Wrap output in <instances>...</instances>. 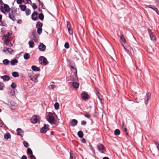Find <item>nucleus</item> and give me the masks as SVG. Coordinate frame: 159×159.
Masks as SVG:
<instances>
[{
  "mask_svg": "<svg viewBox=\"0 0 159 159\" xmlns=\"http://www.w3.org/2000/svg\"><path fill=\"white\" fill-rule=\"evenodd\" d=\"M54 115H55L54 113L48 112L47 113L46 116L47 120L52 125L53 124L55 121Z\"/></svg>",
  "mask_w": 159,
  "mask_h": 159,
  "instance_id": "f257e3e1",
  "label": "nucleus"
},
{
  "mask_svg": "<svg viewBox=\"0 0 159 159\" xmlns=\"http://www.w3.org/2000/svg\"><path fill=\"white\" fill-rule=\"evenodd\" d=\"M10 12L9 13V17L13 21L16 20L15 18L16 15V10L14 8H11Z\"/></svg>",
  "mask_w": 159,
  "mask_h": 159,
  "instance_id": "f03ea898",
  "label": "nucleus"
},
{
  "mask_svg": "<svg viewBox=\"0 0 159 159\" xmlns=\"http://www.w3.org/2000/svg\"><path fill=\"white\" fill-rule=\"evenodd\" d=\"M4 7L1 6L0 7V9L1 11L3 13L5 14L6 12H9L10 11L11 8H10L9 6L7 4L3 3Z\"/></svg>",
  "mask_w": 159,
  "mask_h": 159,
  "instance_id": "7ed1b4c3",
  "label": "nucleus"
},
{
  "mask_svg": "<svg viewBox=\"0 0 159 159\" xmlns=\"http://www.w3.org/2000/svg\"><path fill=\"white\" fill-rule=\"evenodd\" d=\"M39 61H41L40 64L43 66H45L48 63L47 59L43 56H40L39 58Z\"/></svg>",
  "mask_w": 159,
  "mask_h": 159,
  "instance_id": "20e7f679",
  "label": "nucleus"
},
{
  "mask_svg": "<svg viewBox=\"0 0 159 159\" xmlns=\"http://www.w3.org/2000/svg\"><path fill=\"white\" fill-rule=\"evenodd\" d=\"M82 99L85 101L88 100L90 98L89 95L85 92H83L81 94Z\"/></svg>",
  "mask_w": 159,
  "mask_h": 159,
  "instance_id": "39448f33",
  "label": "nucleus"
},
{
  "mask_svg": "<svg viewBox=\"0 0 159 159\" xmlns=\"http://www.w3.org/2000/svg\"><path fill=\"white\" fill-rule=\"evenodd\" d=\"M40 120V118L39 116L34 115L32 117L30 120L32 123L35 124L39 122Z\"/></svg>",
  "mask_w": 159,
  "mask_h": 159,
  "instance_id": "423d86ee",
  "label": "nucleus"
},
{
  "mask_svg": "<svg viewBox=\"0 0 159 159\" xmlns=\"http://www.w3.org/2000/svg\"><path fill=\"white\" fill-rule=\"evenodd\" d=\"M30 38L31 40L34 41L35 42H38V39L35 36V33L34 31L32 32L31 34L30 37Z\"/></svg>",
  "mask_w": 159,
  "mask_h": 159,
  "instance_id": "0eeeda50",
  "label": "nucleus"
},
{
  "mask_svg": "<svg viewBox=\"0 0 159 159\" xmlns=\"http://www.w3.org/2000/svg\"><path fill=\"white\" fill-rule=\"evenodd\" d=\"M48 125H44L43 127L40 129V132L42 133H45L49 129Z\"/></svg>",
  "mask_w": 159,
  "mask_h": 159,
  "instance_id": "6e6552de",
  "label": "nucleus"
},
{
  "mask_svg": "<svg viewBox=\"0 0 159 159\" xmlns=\"http://www.w3.org/2000/svg\"><path fill=\"white\" fill-rule=\"evenodd\" d=\"M151 94L150 93L148 92L146 93L145 98V103L146 104H147L148 103V101L151 98Z\"/></svg>",
  "mask_w": 159,
  "mask_h": 159,
  "instance_id": "1a4fd4ad",
  "label": "nucleus"
},
{
  "mask_svg": "<svg viewBox=\"0 0 159 159\" xmlns=\"http://www.w3.org/2000/svg\"><path fill=\"white\" fill-rule=\"evenodd\" d=\"M38 13L36 11H34L31 15V19L34 21H35L38 19Z\"/></svg>",
  "mask_w": 159,
  "mask_h": 159,
  "instance_id": "9d476101",
  "label": "nucleus"
},
{
  "mask_svg": "<svg viewBox=\"0 0 159 159\" xmlns=\"http://www.w3.org/2000/svg\"><path fill=\"white\" fill-rule=\"evenodd\" d=\"M38 48L40 51L43 52L45 50L46 46L43 43H40L39 45Z\"/></svg>",
  "mask_w": 159,
  "mask_h": 159,
  "instance_id": "9b49d317",
  "label": "nucleus"
},
{
  "mask_svg": "<svg viewBox=\"0 0 159 159\" xmlns=\"http://www.w3.org/2000/svg\"><path fill=\"white\" fill-rule=\"evenodd\" d=\"M17 90H9L8 94L11 97H15L16 92Z\"/></svg>",
  "mask_w": 159,
  "mask_h": 159,
  "instance_id": "f8f14e48",
  "label": "nucleus"
},
{
  "mask_svg": "<svg viewBox=\"0 0 159 159\" xmlns=\"http://www.w3.org/2000/svg\"><path fill=\"white\" fill-rule=\"evenodd\" d=\"M30 77V80L35 82H37L38 81V77L36 75H29Z\"/></svg>",
  "mask_w": 159,
  "mask_h": 159,
  "instance_id": "ddd939ff",
  "label": "nucleus"
},
{
  "mask_svg": "<svg viewBox=\"0 0 159 159\" xmlns=\"http://www.w3.org/2000/svg\"><path fill=\"white\" fill-rule=\"evenodd\" d=\"M122 130L127 135H128V131H127V129L126 128V125L124 124V123H122Z\"/></svg>",
  "mask_w": 159,
  "mask_h": 159,
  "instance_id": "4468645a",
  "label": "nucleus"
},
{
  "mask_svg": "<svg viewBox=\"0 0 159 159\" xmlns=\"http://www.w3.org/2000/svg\"><path fill=\"white\" fill-rule=\"evenodd\" d=\"M70 69L72 70V71H74V73L75 77H76L77 75V71L75 66H72L70 67Z\"/></svg>",
  "mask_w": 159,
  "mask_h": 159,
  "instance_id": "2eb2a0df",
  "label": "nucleus"
},
{
  "mask_svg": "<svg viewBox=\"0 0 159 159\" xmlns=\"http://www.w3.org/2000/svg\"><path fill=\"white\" fill-rule=\"evenodd\" d=\"M97 148L99 151H103L105 149V148L102 144H99L97 146Z\"/></svg>",
  "mask_w": 159,
  "mask_h": 159,
  "instance_id": "dca6fc26",
  "label": "nucleus"
},
{
  "mask_svg": "<svg viewBox=\"0 0 159 159\" xmlns=\"http://www.w3.org/2000/svg\"><path fill=\"white\" fill-rule=\"evenodd\" d=\"M1 78L4 81H8L10 80V77L7 75H4L1 76Z\"/></svg>",
  "mask_w": 159,
  "mask_h": 159,
  "instance_id": "f3484780",
  "label": "nucleus"
},
{
  "mask_svg": "<svg viewBox=\"0 0 159 159\" xmlns=\"http://www.w3.org/2000/svg\"><path fill=\"white\" fill-rule=\"evenodd\" d=\"M78 123V121L75 119H73L72 120L70 125L71 126H74L76 125Z\"/></svg>",
  "mask_w": 159,
  "mask_h": 159,
  "instance_id": "a211bd4d",
  "label": "nucleus"
},
{
  "mask_svg": "<svg viewBox=\"0 0 159 159\" xmlns=\"http://www.w3.org/2000/svg\"><path fill=\"white\" fill-rule=\"evenodd\" d=\"M32 69L34 71H38L40 70V68L35 66H33L31 67Z\"/></svg>",
  "mask_w": 159,
  "mask_h": 159,
  "instance_id": "6ab92c4d",
  "label": "nucleus"
},
{
  "mask_svg": "<svg viewBox=\"0 0 159 159\" xmlns=\"http://www.w3.org/2000/svg\"><path fill=\"white\" fill-rule=\"evenodd\" d=\"M19 7L20 10L22 11H25L26 9V6L24 5L20 4L19 5Z\"/></svg>",
  "mask_w": 159,
  "mask_h": 159,
  "instance_id": "aec40b11",
  "label": "nucleus"
},
{
  "mask_svg": "<svg viewBox=\"0 0 159 159\" xmlns=\"http://www.w3.org/2000/svg\"><path fill=\"white\" fill-rule=\"evenodd\" d=\"M148 7L151 9H152L154 11H155L158 14H159V13L158 12V10L157 8H156L154 6L150 5L148 6Z\"/></svg>",
  "mask_w": 159,
  "mask_h": 159,
  "instance_id": "412c9836",
  "label": "nucleus"
},
{
  "mask_svg": "<svg viewBox=\"0 0 159 159\" xmlns=\"http://www.w3.org/2000/svg\"><path fill=\"white\" fill-rule=\"evenodd\" d=\"M17 134L19 136H22L21 133H23V130L20 128H18L16 130Z\"/></svg>",
  "mask_w": 159,
  "mask_h": 159,
  "instance_id": "4be33fe9",
  "label": "nucleus"
},
{
  "mask_svg": "<svg viewBox=\"0 0 159 159\" xmlns=\"http://www.w3.org/2000/svg\"><path fill=\"white\" fill-rule=\"evenodd\" d=\"M67 63L70 67L75 66V63L74 61L70 60H68Z\"/></svg>",
  "mask_w": 159,
  "mask_h": 159,
  "instance_id": "5701e85b",
  "label": "nucleus"
},
{
  "mask_svg": "<svg viewBox=\"0 0 159 159\" xmlns=\"http://www.w3.org/2000/svg\"><path fill=\"white\" fill-rule=\"evenodd\" d=\"M43 23L40 22V21H38L37 22L36 25V28H42L43 26Z\"/></svg>",
  "mask_w": 159,
  "mask_h": 159,
  "instance_id": "b1692460",
  "label": "nucleus"
},
{
  "mask_svg": "<svg viewBox=\"0 0 159 159\" xmlns=\"http://www.w3.org/2000/svg\"><path fill=\"white\" fill-rule=\"evenodd\" d=\"M29 47L31 48H33L34 46V43L33 40H31L29 41L28 43Z\"/></svg>",
  "mask_w": 159,
  "mask_h": 159,
  "instance_id": "393cba45",
  "label": "nucleus"
},
{
  "mask_svg": "<svg viewBox=\"0 0 159 159\" xmlns=\"http://www.w3.org/2000/svg\"><path fill=\"white\" fill-rule=\"evenodd\" d=\"M120 41L122 43H125L126 41L125 39L124 38V36L122 34H120Z\"/></svg>",
  "mask_w": 159,
  "mask_h": 159,
  "instance_id": "a878e982",
  "label": "nucleus"
},
{
  "mask_svg": "<svg viewBox=\"0 0 159 159\" xmlns=\"http://www.w3.org/2000/svg\"><path fill=\"white\" fill-rule=\"evenodd\" d=\"M18 61L17 60L14 59L11 61V65L13 66L15 65L16 63H18Z\"/></svg>",
  "mask_w": 159,
  "mask_h": 159,
  "instance_id": "bb28decb",
  "label": "nucleus"
},
{
  "mask_svg": "<svg viewBox=\"0 0 159 159\" xmlns=\"http://www.w3.org/2000/svg\"><path fill=\"white\" fill-rule=\"evenodd\" d=\"M30 57V54L27 53H25L24 55V59L25 60H27Z\"/></svg>",
  "mask_w": 159,
  "mask_h": 159,
  "instance_id": "cd10ccee",
  "label": "nucleus"
},
{
  "mask_svg": "<svg viewBox=\"0 0 159 159\" xmlns=\"http://www.w3.org/2000/svg\"><path fill=\"white\" fill-rule=\"evenodd\" d=\"M11 137L10 134L9 133H7L4 135V138L6 139H8Z\"/></svg>",
  "mask_w": 159,
  "mask_h": 159,
  "instance_id": "c85d7f7f",
  "label": "nucleus"
},
{
  "mask_svg": "<svg viewBox=\"0 0 159 159\" xmlns=\"http://www.w3.org/2000/svg\"><path fill=\"white\" fill-rule=\"evenodd\" d=\"M37 1L39 2V6H41V7L43 9H44L45 6L43 5L42 2H41L40 0H37Z\"/></svg>",
  "mask_w": 159,
  "mask_h": 159,
  "instance_id": "c756f323",
  "label": "nucleus"
},
{
  "mask_svg": "<svg viewBox=\"0 0 159 159\" xmlns=\"http://www.w3.org/2000/svg\"><path fill=\"white\" fill-rule=\"evenodd\" d=\"M44 15L42 13H40L39 15V19L41 21H43L44 19Z\"/></svg>",
  "mask_w": 159,
  "mask_h": 159,
  "instance_id": "7c9ffc66",
  "label": "nucleus"
},
{
  "mask_svg": "<svg viewBox=\"0 0 159 159\" xmlns=\"http://www.w3.org/2000/svg\"><path fill=\"white\" fill-rule=\"evenodd\" d=\"M96 94L99 99L101 101H102V96L101 95L100 93L99 92H96Z\"/></svg>",
  "mask_w": 159,
  "mask_h": 159,
  "instance_id": "2f4dec72",
  "label": "nucleus"
},
{
  "mask_svg": "<svg viewBox=\"0 0 159 159\" xmlns=\"http://www.w3.org/2000/svg\"><path fill=\"white\" fill-rule=\"evenodd\" d=\"M10 63V61L7 59H5L3 61V63L5 65H8Z\"/></svg>",
  "mask_w": 159,
  "mask_h": 159,
  "instance_id": "473e14b6",
  "label": "nucleus"
},
{
  "mask_svg": "<svg viewBox=\"0 0 159 159\" xmlns=\"http://www.w3.org/2000/svg\"><path fill=\"white\" fill-rule=\"evenodd\" d=\"M72 85L75 89H77L79 87V84L76 82H73Z\"/></svg>",
  "mask_w": 159,
  "mask_h": 159,
  "instance_id": "72a5a7b5",
  "label": "nucleus"
},
{
  "mask_svg": "<svg viewBox=\"0 0 159 159\" xmlns=\"http://www.w3.org/2000/svg\"><path fill=\"white\" fill-rule=\"evenodd\" d=\"M12 76L15 78L18 77L19 76V74L18 72H12Z\"/></svg>",
  "mask_w": 159,
  "mask_h": 159,
  "instance_id": "f704fd0d",
  "label": "nucleus"
},
{
  "mask_svg": "<svg viewBox=\"0 0 159 159\" xmlns=\"http://www.w3.org/2000/svg\"><path fill=\"white\" fill-rule=\"evenodd\" d=\"M78 135L80 138H82L83 136V133L81 131H79L78 132Z\"/></svg>",
  "mask_w": 159,
  "mask_h": 159,
  "instance_id": "c9c22d12",
  "label": "nucleus"
},
{
  "mask_svg": "<svg viewBox=\"0 0 159 159\" xmlns=\"http://www.w3.org/2000/svg\"><path fill=\"white\" fill-rule=\"evenodd\" d=\"M120 130L118 129H116L114 131V134L116 135H118L120 134Z\"/></svg>",
  "mask_w": 159,
  "mask_h": 159,
  "instance_id": "e433bc0d",
  "label": "nucleus"
},
{
  "mask_svg": "<svg viewBox=\"0 0 159 159\" xmlns=\"http://www.w3.org/2000/svg\"><path fill=\"white\" fill-rule=\"evenodd\" d=\"M27 153L28 154L31 155L33 154V152L31 149L30 148H28L27 149Z\"/></svg>",
  "mask_w": 159,
  "mask_h": 159,
  "instance_id": "4c0bfd02",
  "label": "nucleus"
},
{
  "mask_svg": "<svg viewBox=\"0 0 159 159\" xmlns=\"http://www.w3.org/2000/svg\"><path fill=\"white\" fill-rule=\"evenodd\" d=\"M11 104L12 107L13 106L14 107V109H16L17 107V105L16 104L14 103L13 102H11Z\"/></svg>",
  "mask_w": 159,
  "mask_h": 159,
  "instance_id": "58836bf2",
  "label": "nucleus"
},
{
  "mask_svg": "<svg viewBox=\"0 0 159 159\" xmlns=\"http://www.w3.org/2000/svg\"><path fill=\"white\" fill-rule=\"evenodd\" d=\"M25 13L27 16L30 15V10L29 9H26L25 10Z\"/></svg>",
  "mask_w": 159,
  "mask_h": 159,
  "instance_id": "ea45409f",
  "label": "nucleus"
},
{
  "mask_svg": "<svg viewBox=\"0 0 159 159\" xmlns=\"http://www.w3.org/2000/svg\"><path fill=\"white\" fill-rule=\"evenodd\" d=\"M37 29V33L39 34H40L42 33V28H39Z\"/></svg>",
  "mask_w": 159,
  "mask_h": 159,
  "instance_id": "a19ab883",
  "label": "nucleus"
},
{
  "mask_svg": "<svg viewBox=\"0 0 159 159\" xmlns=\"http://www.w3.org/2000/svg\"><path fill=\"white\" fill-rule=\"evenodd\" d=\"M54 108L56 110H57L59 108V104L57 102L54 104Z\"/></svg>",
  "mask_w": 159,
  "mask_h": 159,
  "instance_id": "79ce46f5",
  "label": "nucleus"
},
{
  "mask_svg": "<svg viewBox=\"0 0 159 159\" xmlns=\"http://www.w3.org/2000/svg\"><path fill=\"white\" fill-rule=\"evenodd\" d=\"M16 86V84L15 82H12L11 85V87L13 89H15Z\"/></svg>",
  "mask_w": 159,
  "mask_h": 159,
  "instance_id": "37998d69",
  "label": "nucleus"
},
{
  "mask_svg": "<svg viewBox=\"0 0 159 159\" xmlns=\"http://www.w3.org/2000/svg\"><path fill=\"white\" fill-rule=\"evenodd\" d=\"M24 146L26 148H28L29 146V144L27 141H24L23 142Z\"/></svg>",
  "mask_w": 159,
  "mask_h": 159,
  "instance_id": "c03bdc74",
  "label": "nucleus"
},
{
  "mask_svg": "<svg viewBox=\"0 0 159 159\" xmlns=\"http://www.w3.org/2000/svg\"><path fill=\"white\" fill-rule=\"evenodd\" d=\"M151 39L152 41H155L156 40L155 37L154 35L153 34L150 36Z\"/></svg>",
  "mask_w": 159,
  "mask_h": 159,
  "instance_id": "a18cd8bd",
  "label": "nucleus"
},
{
  "mask_svg": "<svg viewBox=\"0 0 159 159\" xmlns=\"http://www.w3.org/2000/svg\"><path fill=\"white\" fill-rule=\"evenodd\" d=\"M68 31L70 35H72L73 34V31L72 28L68 29Z\"/></svg>",
  "mask_w": 159,
  "mask_h": 159,
  "instance_id": "49530a36",
  "label": "nucleus"
},
{
  "mask_svg": "<svg viewBox=\"0 0 159 159\" xmlns=\"http://www.w3.org/2000/svg\"><path fill=\"white\" fill-rule=\"evenodd\" d=\"M154 143L157 145V149L159 151V143H158L156 141H153Z\"/></svg>",
  "mask_w": 159,
  "mask_h": 159,
  "instance_id": "de8ad7c7",
  "label": "nucleus"
},
{
  "mask_svg": "<svg viewBox=\"0 0 159 159\" xmlns=\"http://www.w3.org/2000/svg\"><path fill=\"white\" fill-rule=\"evenodd\" d=\"M66 26L68 29L71 28L70 23L67 21Z\"/></svg>",
  "mask_w": 159,
  "mask_h": 159,
  "instance_id": "09e8293b",
  "label": "nucleus"
},
{
  "mask_svg": "<svg viewBox=\"0 0 159 159\" xmlns=\"http://www.w3.org/2000/svg\"><path fill=\"white\" fill-rule=\"evenodd\" d=\"M24 2V0H17L16 2L18 4H21L22 3Z\"/></svg>",
  "mask_w": 159,
  "mask_h": 159,
  "instance_id": "8fccbe9b",
  "label": "nucleus"
},
{
  "mask_svg": "<svg viewBox=\"0 0 159 159\" xmlns=\"http://www.w3.org/2000/svg\"><path fill=\"white\" fill-rule=\"evenodd\" d=\"M4 86V85L3 83L0 82V89H3Z\"/></svg>",
  "mask_w": 159,
  "mask_h": 159,
  "instance_id": "3c124183",
  "label": "nucleus"
},
{
  "mask_svg": "<svg viewBox=\"0 0 159 159\" xmlns=\"http://www.w3.org/2000/svg\"><path fill=\"white\" fill-rule=\"evenodd\" d=\"M64 47L66 49L68 48L69 47V43L67 42L65 43L64 45Z\"/></svg>",
  "mask_w": 159,
  "mask_h": 159,
  "instance_id": "603ef678",
  "label": "nucleus"
},
{
  "mask_svg": "<svg viewBox=\"0 0 159 159\" xmlns=\"http://www.w3.org/2000/svg\"><path fill=\"white\" fill-rule=\"evenodd\" d=\"M55 86L53 84H51L49 85L48 88L50 89H54L55 88Z\"/></svg>",
  "mask_w": 159,
  "mask_h": 159,
  "instance_id": "864d4df0",
  "label": "nucleus"
},
{
  "mask_svg": "<svg viewBox=\"0 0 159 159\" xmlns=\"http://www.w3.org/2000/svg\"><path fill=\"white\" fill-rule=\"evenodd\" d=\"M32 7L34 10L36 9L37 8V6L35 3H33Z\"/></svg>",
  "mask_w": 159,
  "mask_h": 159,
  "instance_id": "5fc2aeb1",
  "label": "nucleus"
},
{
  "mask_svg": "<svg viewBox=\"0 0 159 159\" xmlns=\"http://www.w3.org/2000/svg\"><path fill=\"white\" fill-rule=\"evenodd\" d=\"M10 41L7 40V39H5V41L4 42V44L8 46V44H9V43Z\"/></svg>",
  "mask_w": 159,
  "mask_h": 159,
  "instance_id": "6e6d98bb",
  "label": "nucleus"
},
{
  "mask_svg": "<svg viewBox=\"0 0 159 159\" xmlns=\"http://www.w3.org/2000/svg\"><path fill=\"white\" fill-rule=\"evenodd\" d=\"M2 20H0V25L2 26H5L6 24L5 23L2 22Z\"/></svg>",
  "mask_w": 159,
  "mask_h": 159,
  "instance_id": "4d7b16f0",
  "label": "nucleus"
},
{
  "mask_svg": "<svg viewBox=\"0 0 159 159\" xmlns=\"http://www.w3.org/2000/svg\"><path fill=\"white\" fill-rule=\"evenodd\" d=\"M84 116L87 118H90V116H91V115L89 114H88V113H86L84 115Z\"/></svg>",
  "mask_w": 159,
  "mask_h": 159,
  "instance_id": "13d9d810",
  "label": "nucleus"
},
{
  "mask_svg": "<svg viewBox=\"0 0 159 159\" xmlns=\"http://www.w3.org/2000/svg\"><path fill=\"white\" fill-rule=\"evenodd\" d=\"M14 52V51L13 49L11 48H9V50H8V52H9L11 54H12L13 52Z\"/></svg>",
  "mask_w": 159,
  "mask_h": 159,
  "instance_id": "bf43d9fd",
  "label": "nucleus"
},
{
  "mask_svg": "<svg viewBox=\"0 0 159 159\" xmlns=\"http://www.w3.org/2000/svg\"><path fill=\"white\" fill-rule=\"evenodd\" d=\"M11 35V34L10 33L8 32L7 34L4 35L3 37L5 38H7Z\"/></svg>",
  "mask_w": 159,
  "mask_h": 159,
  "instance_id": "052dcab7",
  "label": "nucleus"
},
{
  "mask_svg": "<svg viewBox=\"0 0 159 159\" xmlns=\"http://www.w3.org/2000/svg\"><path fill=\"white\" fill-rule=\"evenodd\" d=\"M9 48H7V47H4V49L3 50V52H6L7 51L8 52V50H9Z\"/></svg>",
  "mask_w": 159,
  "mask_h": 159,
  "instance_id": "680f3d73",
  "label": "nucleus"
},
{
  "mask_svg": "<svg viewBox=\"0 0 159 159\" xmlns=\"http://www.w3.org/2000/svg\"><path fill=\"white\" fill-rule=\"evenodd\" d=\"M30 159H36L35 157L33 154L30 155Z\"/></svg>",
  "mask_w": 159,
  "mask_h": 159,
  "instance_id": "e2e57ef3",
  "label": "nucleus"
},
{
  "mask_svg": "<svg viewBox=\"0 0 159 159\" xmlns=\"http://www.w3.org/2000/svg\"><path fill=\"white\" fill-rule=\"evenodd\" d=\"M86 123V122L85 120H83L81 122V125H85Z\"/></svg>",
  "mask_w": 159,
  "mask_h": 159,
  "instance_id": "0e129e2a",
  "label": "nucleus"
},
{
  "mask_svg": "<svg viewBox=\"0 0 159 159\" xmlns=\"http://www.w3.org/2000/svg\"><path fill=\"white\" fill-rule=\"evenodd\" d=\"M148 33H149V36L153 34L152 33V32L151 30L148 29Z\"/></svg>",
  "mask_w": 159,
  "mask_h": 159,
  "instance_id": "69168bd1",
  "label": "nucleus"
},
{
  "mask_svg": "<svg viewBox=\"0 0 159 159\" xmlns=\"http://www.w3.org/2000/svg\"><path fill=\"white\" fill-rule=\"evenodd\" d=\"M26 2L25 3V4L28 3L29 4H30V3H31L32 2L31 0H26Z\"/></svg>",
  "mask_w": 159,
  "mask_h": 159,
  "instance_id": "338daca9",
  "label": "nucleus"
},
{
  "mask_svg": "<svg viewBox=\"0 0 159 159\" xmlns=\"http://www.w3.org/2000/svg\"><path fill=\"white\" fill-rule=\"evenodd\" d=\"M21 159H27V157L26 156L23 155Z\"/></svg>",
  "mask_w": 159,
  "mask_h": 159,
  "instance_id": "774afa93",
  "label": "nucleus"
}]
</instances>
